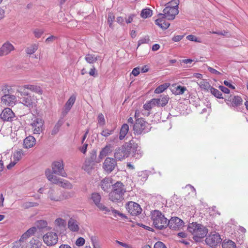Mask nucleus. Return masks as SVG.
Returning <instances> with one entry per match:
<instances>
[{
  "instance_id": "1",
  "label": "nucleus",
  "mask_w": 248,
  "mask_h": 248,
  "mask_svg": "<svg viewBox=\"0 0 248 248\" xmlns=\"http://www.w3.org/2000/svg\"><path fill=\"white\" fill-rule=\"evenodd\" d=\"M187 230L192 235L196 242H199L201 239L206 236L208 229L206 227L197 222H192L188 224Z\"/></svg>"
},
{
  "instance_id": "2",
  "label": "nucleus",
  "mask_w": 248,
  "mask_h": 248,
  "mask_svg": "<svg viewBox=\"0 0 248 248\" xmlns=\"http://www.w3.org/2000/svg\"><path fill=\"white\" fill-rule=\"evenodd\" d=\"M126 192L124 185L121 182H117L112 186V190L109 194V199L114 202H119L124 199Z\"/></svg>"
},
{
  "instance_id": "3",
  "label": "nucleus",
  "mask_w": 248,
  "mask_h": 248,
  "mask_svg": "<svg viewBox=\"0 0 248 248\" xmlns=\"http://www.w3.org/2000/svg\"><path fill=\"white\" fill-rule=\"evenodd\" d=\"M151 218L155 228L162 230L168 226L167 219L159 211H154L152 213Z\"/></svg>"
},
{
  "instance_id": "4",
  "label": "nucleus",
  "mask_w": 248,
  "mask_h": 248,
  "mask_svg": "<svg viewBox=\"0 0 248 248\" xmlns=\"http://www.w3.org/2000/svg\"><path fill=\"white\" fill-rule=\"evenodd\" d=\"M172 2L174 3V5L172 6H166L163 11V13L159 14L158 16L166 17L168 20L174 19L175 16L179 13V0H173Z\"/></svg>"
},
{
  "instance_id": "5",
  "label": "nucleus",
  "mask_w": 248,
  "mask_h": 248,
  "mask_svg": "<svg viewBox=\"0 0 248 248\" xmlns=\"http://www.w3.org/2000/svg\"><path fill=\"white\" fill-rule=\"evenodd\" d=\"M151 129L150 124L143 118H138L133 125V130L135 135L144 134L148 132Z\"/></svg>"
},
{
  "instance_id": "6",
  "label": "nucleus",
  "mask_w": 248,
  "mask_h": 248,
  "mask_svg": "<svg viewBox=\"0 0 248 248\" xmlns=\"http://www.w3.org/2000/svg\"><path fill=\"white\" fill-rule=\"evenodd\" d=\"M20 97V102L25 106L28 108H33L36 106L37 98L34 95H31L29 93L24 91H19Z\"/></svg>"
},
{
  "instance_id": "7",
  "label": "nucleus",
  "mask_w": 248,
  "mask_h": 248,
  "mask_svg": "<svg viewBox=\"0 0 248 248\" xmlns=\"http://www.w3.org/2000/svg\"><path fill=\"white\" fill-rule=\"evenodd\" d=\"M131 142L130 141L127 144L123 145L121 148H119L114 153V157L119 160L123 159L125 157H127L130 154L129 150L131 148Z\"/></svg>"
},
{
  "instance_id": "8",
  "label": "nucleus",
  "mask_w": 248,
  "mask_h": 248,
  "mask_svg": "<svg viewBox=\"0 0 248 248\" xmlns=\"http://www.w3.org/2000/svg\"><path fill=\"white\" fill-rule=\"evenodd\" d=\"M91 199L92 200L93 203L100 211H104L105 213L110 212V209L108 208L100 202L101 196L99 193H93L91 194Z\"/></svg>"
},
{
  "instance_id": "9",
  "label": "nucleus",
  "mask_w": 248,
  "mask_h": 248,
  "mask_svg": "<svg viewBox=\"0 0 248 248\" xmlns=\"http://www.w3.org/2000/svg\"><path fill=\"white\" fill-rule=\"evenodd\" d=\"M52 172L54 174L63 177H67V173L64 170V165L62 160L54 161L52 164Z\"/></svg>"
},
{
  "instance_id": "10",
  "label": "nucleus",
  "mask_w": 248,
  "mask_h": 248,
  "mask_svg": "<svg viewBox=\"0 0 248 248\" xmlns=\"http://www.w3.org/2000/svg\"><path fill=\"white\" fill-rule=\"evenodd\" d=\"M44 243L48 246H52L56 244L58 241V236L56 232H49L43 237Z\"/></svg>"
},
{
  "instance_id": "11",
  "label": "nucleus",
  "mask_w": 248,
  "mask_h": 248,
  "mask_svg": "<svg viewBox=\"0 0 248 248\" xmlns=\"http://www.w3.org/2000/svg\"><path fill=\"white\" fill-rule=\"evenodd\" d=\"M116 166V160L112 157H107L103 164V168L108 173L111 172Z\"/></svg>"
},
{
  "instance_id": "12",
  "label": "nucleus",
  "mask_w": 248,
  "mask_h": 248,
  "mask_svg": "<svg viewBox=\"0 0 248 248\" xmlns=\"http://www.w3.org/2000/svg\"><path fill=\"white\" fill-rule=\"evenodd\" d=\"M32 121L30 125L33 131V133L39 134L43 130L44 121L42 119L36 117Z\"/></svg>"
},
{
  "instance_id": "13",
  "label": "nucleus",
  "mask_w": 248,
  "mask_h": 248,
  "mask_svg": "<svg viewBox=\"0 0 248 248\" xmlns=\"http://www.w3.org/2000/svg\"><path fill=\"white\" fill-rule=\"evenodd\" d=\"M167 224L170 229L174 230H179L184 225V221L178 217H172L169 220L167 219Z\"/></svg>"
},
{
  "instance_id": "14",
  "label": "nucleus",
  "mask_w": 248,
  "mask_h": 248,
  "mask_svg": "<svg viewBox=\"0 0 248 248\" xmlns=\"http://www.w3.org/2000/svg\"><path fill=\"white\" fill-rule=\"evenodd\" d=\"M126 209L132 216H137L141 212V208L140 205L134 202H129L126 205Z\"/></svg>"
},
{
  "instance_id": "15",
  "label": "nucleus",
  "mask_w": 248,
  "mask_h": 248,
  "mask_svg": "<svg viewBox=\"0 0 248 248\" xmlns=\"http://www.w3.org/2000/svg\"><path fill=\"white\" fill-rule=\"evenodd\" d=\"M205 241L207 245L211 247H215L221 243V239L218 233H215L209 235Z\"/></svg>"
},
{
  "instance_id": "16",
  "label": "nucleus",
  "mask_w": 248,
  "mask_h": 248,
  "mask_svg": "<svg viewBox=\"0 0 248 248\" xmlns=\"http://www.w3.org/2000/svg\"><path fill=\"white\" fill-rule=\"evenodd\" d=\"M14 50V46L10 42L6 41L0 47V57L7 55Z\"/></svg>"
},
{
  "instance_id": "17",
  "label": "nucleus",
  "mask_w": 248,
  "mask_h": 248,
  "mask_svg": "<svg viewBox=\"0 0 248 248\" xmlns=\"http://www.w3.org/2000/svg\"><path fill=\"white\" fill-rule=\"evenodd\" d=\"M169 97L165 94L161 95L159 98L151 99V103L155 106L164 107L168 103Z\"/></svg>"
},
{
  "instance_id": "18",
  "label": "nucleus",
  "mask_w": 248,
  "mask_h": 248,
  "mask_svg": "<svg viewBox=\"0 0 248 248\" xmlns=\"http://www.w3.org/2000/svg\"><path fill=\"white\" fill-rule=\"evenodd\" d=\"M15 117L14 113L10 108H4L0 115V119L3 121H12Z\"/></svg>"
},
{
  "instance_id": "19",
  "label": "nucleus",
  "mask_w": 248,
  "mask_h": 248,
  "mask_svg": "<svg viewBox=\"0 0 248 248\" xmlns=\"http://www.w3.org/2000/svg\"><path fill=\"white\" fill-rule=\"evenodd\" d=\"M227 104L230 106L238 107L242 104L243 100L239 96H231L227 99H225Z\"/></svg>"
},
{
  "instance_id": "20",
  "label": "nucleus",
  "mask_w": 248,
  "mask_h": 248,
  "mask_svg": "<svg viewBox=\"0 0 248 248\" xmlns=\"http://www.w3.org/2000/svg\"><path fill=\"white\" fill-rule=\"evenodd\" d=\"M1 101L5 105L13 106L15 105L16 97L15 95L11 94L2 95L1 97Z\"/></svg>"
},
{
  "instance_id": "21",
  "label": "nucleus",
  "mask_w": 248,
  "mask_h": 248,
  "mask_svg": "<svg viewBox=\"0 0 248 248\" xmlns=\"http://www.w3.org/2000/svg\"><path fill=\"white\" fill-rule=\"evenodd\" d=\"M22 89L25 91L26 89L29 90L32 92L38 94L39 95H42L43 91L41 87L37 85L34 84H27L24 85Z\"/></svg>"
},
{
  "instance_id": "22",
  "label": "nucleus",
  "mask_w": 248,
  "mask_h": 248,
  "mask_svg": "<svg viewBox=\"0 0 248 248\" xmlns=\"http://www.w3.org/2000/svg\"><path fill=\"white\" fill-rule=\"evenodd\" d=\"M48 198L52 201H62L61 192L52 188H50L48 192Z\"/></svg>"
},
{
  "instance_id": "23",
  "label": "nucleus",
  "mask_w": 248,
  "mask_h": 248,
  "mask_svg": "<svg viewBox=\"0 0 248 248\" xmlns=\"http://www.w3.org/2000/svg\"><path fill=\"white\" fill-rule=\"evenodd\" d=\"M53 172H52L51 170L49 169H47L45 171V174L47 178V179L51 183L57 185L60 184L61 180H62V179H59L56 176L53 175Z\"/></svg>"
},
{
  "instance_id": "24",
  "label": "nucleus",
  "mask_w": 248,
  "mask_h": 248,
  "mask_svg": "<svg viewBox=\"0 0 248 248\" xmlns=\"http://www.w3.org/2000/svg\"><path fill=\"white\" fill-rule=\"evenodd\" d=\"M113 185L112 184L111 179L109 178H105L103 179L100 183V186L102 189L105 192H108L111 186Z\"/></svg>"
},
{
  "instance_id": "25",
  "label": "nucleus",
  "mask_w": 248,
  "mask_h": 248,
  "mask_svg": "<svg viewBox=\"0 0 248 248\" xmlns=\"http://www.w3.org/2000/svg\"><path fill=\"white\" fill-rule=\"evenodd\" d=\"M36 140L32 136L26 137L24 140V147L26 149L32 147L35 144Z\"/></svg>"
},
{
  "instance_id": "26",
  "label": "nucleus",
  "mask_w": 248,
  "mask_h": 248,
  "mask_svg": "<svg viewBox=\"0 0 248 248\" xmlns=\"http://www.w3.org/2000/svg\"><path fill=\"white\" fill-rule=\"evenodd\" d=\"M159 17L155 20V24L162 29H167L169 28L170 24L165 20L166 17L158 16Z\"/></svg>"
},
{
  "instance_id": "27",
  "label": "nucleus",
  "mask_w": 248,
  "mask_h": 248,
  "mask_svg": "<svg viewBox=\"0 0 248 248\" xmlns=\"http://www.w3.org/2000/svg\"><path fill=\"white\" fill-rule=\"evenodd\" d=\"M136 145L131 144V148L129 150L130 153L132 152L133 156L136 159H140L143 155V152L140 149H138Z\"/></svg>"
},
{
  "instance_id": "28",
  "label": "nucleus",
  "mask_w": 248,
  "mask_h": 248,
  "mask_svg": "<svg viewBox=\"0 0 248 248\" xmlns=\"http://www.w3.org/2000/svg\"><path fill=\"white\" fill-rule=\"evenodd\" d=\"M68 228L72 232H78L79 230L78 221L72 218L68 222Z\"/></svg>"
},
{
  "instance_id": "29",
  "label": "nucleus",
  "mask_w": 248,
  "mask_h": 248,
  "mask_svg": "<svg viewBox=\"0 0 248 248\" xmlns=\"http://www.w3.org/2000/svg\"><path fill=\"white\" fill-rule=\"evenodd\" d=\"M76 96L75 95H71L64 106V109L66 113H67L75 102Z\"/></svg>"
},
{
  "instance_id": "30",
  "label": "nucleus",
  "mask_w": 248,
  "mask_h": 248,
  "mask_svg": "<svg viewBox=\"0 0 248 248\" xmlns=\"http://www.w3.org/2000/svg\"><path fill=\"white\" fill-rule=\"evenodd\" d=\"M25 155V154L22 149H18L14 153L13 159L17 163Z\"/></svg>"
},
{
  "instance_id": "31",
  "label": "nucleus",
  "mask_w": 248,
  "mask_h": 248,
  "mask_svg": "<svg viewBox=\"0 0 248 248\" xmlns=\"http://www.w3.org/2000/svg\"><path fill=\"white\" fill-rule=\"evenodd\" d=\"M173 89H172V92L173 93L177 95L182 94L184 93L185 91L186 90V88L184 86L181 85H174L172 86Z\"/></svg>"
},
{
  "instance_id": "32",
  "label": "nucleus",
  "mask_w": 248,
  "mask_h": 248,
  "mask_svg": "<svg viewBox=\"0 0 248 248\" xmlns=\"http://www.w3.org/2000/svg\"><path fill=\"white\" fill-rule=\"evenodd\" d=\"M154 106H155V105H153V104L151 103V100L148 103L145 104L143 105V108L144 110H142L141 112L143 115L148 116L150 114L149 111H150Z\"/></svg>"
},
{
  "instance_id": "33",
  "label": "nucleus",
  "mask_w": 248,
  "mask_h": 248,
  "mask_svg": "<svg viewBox=\"0 0 248 248\" xmlns=\"http://www.w3.org/2000/svg\"><path fill=\"white\" fill-rule=\"evenodd\" d=\"M128 130L129 126L128 124H124L122 125L120 132L119 139L120 140H122L124 138Z\"/></svg>"
},
{
  "instance_id": "34",
  "label": "nucleus",
  "mask_w": 248,
  "mask_h": 248,
  "mask_svg": "<svg viewBox=\"0 0 248 248\" xmlns=\"http://www.w3.org/2000/svg\"><path fill=\"white\" fill-rule=\"evenodd\" d=\"M36 232V227H32L28 230L25 233H24L22 237V239L26 240L28 238L33 235L34 233Z\"/></svg>"
},
{
  "instance_id": "35",
  "label": "nucleus",
  "mask_w": 248,
  "mask_h": 248,
  "mask_svg": "<svg viewBox=\"0 0 248 248\" xmlns=\"http://www.w3.org/2000/svg\"><path fill=\"white\" fill-rule=\"evenodd\" d=\"M25 240V239H22V237H21L18 241L13 244L12 248H26Z\"/></svg>"
},
{
  "instance_id": "36",
  "label": "nucleus",
  "mask_w": 248,
  "mask_h": 248,
  "mask_svg": "<svg viewBox=\"0 0 248 248\" xmlns=\"http://www.w3.org/2000/svg\"><path fill=\"white\" fill-rule=\"evenodd\" d=\"M30 248H40L42 242L38 239L32 238L30 242Z\"/></svg>"
},
{
  "instance_id": "37",
  "label": "nucleus",
  "mask_w": 248,
  "mask_h": 248,
  "mask_svg": "<svg viewBox=\"0 0 248 248\" xmlns=\"http://www.w3.org/2000/svg\"><path fill=\"white\" fill-rule=\"evenodd\" d=\"M38 44H32L26 48V52L28 54L31 55L35 52V51L38 49Z\"/></svg>"
},
{
  "instance_id": "38",
  "label": "nucleus",
  "mask_w": 248,
  "mask_h": 248,
  "mask_svg": "<svg viewBox=\"0 0 248 248\" xmlns=\"http://www.w3.org/2000/svg\"><path fill=\"white\" fill-rule=\"evenodd\" d=\"M153 15V11L150 8L143 9L140 13V16L143 18H147Z\"/></svg>"
},
{
  "instance_id": "39",
  "label": "nucleus",
  "mask_w": 248,
  "mask_h": 248,
  "mask_svg": "<svg viewBox=\"0 0 248 248\" xmlns=\"http://www.w3.org/2000/svg\"><path fill=\"white\" fill-rule=\"evenodd\" d=\"M63 124V121L62 120H59L57 123L55 125L53 129L51 131V135L52 136H55L56 135L58 132L59 131L60 127Z\"/></svg>"
},
{
  "instance_id": "40",
  "label": "nucleus",
  "mask_w": 248,
  "mask_h": 248,
  "mask_svg": "<svg viewBox=\"0 0 248 248\" xmlns=\"http://www.w3.org/2000/svg\"><path fill=\"white\" fill-rule=\"evenodd\" d=\"M170 84L169 83H165L164 84H161L157 87L155 90V93H160L164 92L166 89H167Z\"/></svg>"
},
{
  "instance_id": "41",
  "label": "nucleus",
  "mask_w": 248,
  "mask_h": 248,
  "mask_svg": "<svg viewBox=\"0 0 248 248\" xmlns=\"http://www.w3.org/2000/svg\"><path fill=\"white\" fill-rule=\"evenodd\" d=\"M85 60L89 63H93L97 61L98 59L93 54H88L85 56Z\"/></svg>"
},
{
  "instance_id": "42",
  "label": "nucleus",
  "mask_w": 248,
  "mask_h": 248,
  "mask_svg": "<svg viewBox=\"0 0 248 248\" xmlns=\"http://www.w3.org/2000/svg\"><path fill=\"white\" fill-rule=\"evenodd\" d=\"M198 84L202 89L205 90H210L212 87L209 83L204 80H202L198 82Z\"/></svg>"
},
{
  "instance_id": "43",
  "label": "nucleus",
  "mask_w": 248,
  "mask_h": 248,
  "mask_svg": "<svg viewBox=\"0 0 248 248\" xmlns=\"http://www.w3.org/2000/svg\"><path fill=\"white\" fill-rule=\"evenodd\" d=\"M35 225L36 229L38 228L39 229H44L47 227V222L44 220H38L35 223Z\"/></svg>"
},
{
  "instance_id": "44",
  "label": "nucleus",
  "mask_w": 248,
  "mask_h": 248,
  "mask_svg": "<svg viewBox=\"0 0 248 248\" xmlns=\"http://www.w3.org/2000/svg\"><path fill=\"white\" fill-rule=\"evenodd\" d=\"M222 248H236L235 243L232 240H229L227 242H223L222 244Z\"/></svg>"
},
{
  "instance_id": "45",
  "label": "nucleus",
  "mask_w": 248,
  "mask_h": 248,
  "mask_svg": "<svg viewBox=\"0 0 248 248\" xmlns=\"http://www.w3.org/2000/svg\"><path fill=\"white\" fill-rule=\"evenodd\" d=\"M211 93L214 95L215 97L218 98H223L222 96L221 93L217 89H215L212 87L210 90Z\"/></svg>"
},
{
  "instance_id": "46",
  "label": "nucleus",
  "mask_w": 248,
  "mask_h": 248,
  "mask_svg": "<svg viewBox=\"0 0 248 248\" xmlns=\"http://www.w3.org/2000/svg\"><path fill=\"white\" fill-rule=\"evenodd\" d=\"M110 149L109 147L108 146H105L100 151L99 154V157L102 158L104 156H106L108 154V153L110 152Z\"/></svg>"
},
{
  "instance_id": "47",
  "label": "nucleus",
  "mask_w": 248,
  "mask_h": 248,
  "mask_svg": "<svg viewBox=\"0 0 248 248\" xmlns=\"http://www.w3.org/2000/svg\"><path fill=\"white\" fill-rule=\"evenodd\" d=\"M39 205L38 203L31 202H27L23 203L22 206L25 209H28L30 207H36Z\"/></svg>"
},
{
  "instance_id": "48",
  "label": "nucleus",
  "mask_w": 248,
  "mask_h": 248,
  "mask_svg": "<svg viewBox=\"0 0 248 248\" xmlns=\"http://www.w3.org/2000/svg\"><path fill=\"white\" fill-rule=\"evenodd\" d=\"M74 193L70 192H61V196L62 198V201L63 200L68 199L73 197Z\"/></svg>"
},
{
  "instance_id": "49",
  "label": "nucleus",
  "mask_w": 248,
  "mask_h": 248,
  "mask_svg": "<svg viewBox=\"0 0 248 248\" xmlns=\"http://www.w3.org/2000/svg\"><path fill=\"white\" fill-rule=\"evenodd\" d=\"M98 124L99 126H104L106 123L104 116L102 113H99L97 117Z\"/></svg>"
},
{
  "instance_id": "50",
  "label": "nucleus",
  "mask_w": 248,
  "mask_h": 248,
  "mask_svg": "<svg viewBox=\"0 0 248 248\" xmlns=\"http://www.w3.org/2000/svg\"><path fill=\"white\" fill-rule=\"evenodd\" d=\"M0 92L1 94L3 95H8L9 93V90L8 88V86L6 85H2L0 86Z\"/></svg>"
},
{
  "instance_id": "51",
  "label": "nucleus",
  "mask_w": 248,
  "mask_h": 248,
  "mask_svg": "<svg viewBox=\"0 0 248 248\" xmlns=\"http://www.w3.org/2000/svg\"><path fill=\"white\" fill-rule=\"evenodd\" d=\"M44 30L43 29H36L33 31V34L36 38H39L44 33Z\"/></svg>"
},
{
  "instance_id": "52",
  "label": "nucleus",
  "mask_w": 248,
  "mask_h": 248,
  "mask_svg": "<svg viewBox=\"0 0 248 248\" xmlns=\"http://www.w3.org/2000/svg\"><path fill=\"white\" fill-rule=\"evenodd\" d=\"M115 19V16L113 14L109 13L108 15V22L109 24V26L110 28L112 27V23Z\"/></svg>"
},
{
  "instance_id": "53",
  "label": "nucleus",
  "mask_w": 248,
  "mask_h": 248,
  "mask_svg": "<svg viewBox=\"0 0 248 248\" xmlns=\"http://www.w3.org/2000/svg\"><path fill=\"white\" fill-rule=\"evenodd\" d=\"M114 130H109L108 129H105L103 130L101 133V135L105 137H107L109 135H111Z\"/></svg>"
},
{
  "instance_id": "54",
  "label": "nucleus",
  "mask_w": 248,
  "mask_h": 248,
  "mask_svg": "<svg viewBox=\"0 0 248 248\" xmlns=\"http://www.w3.org/2000/svg\"><path fill=\"white\" fill-rule=\"evenodd\" d=\"M60 182V184L59 185L61 186H62L63 187L66 188H72L71 184L67 181H65L63 180V181H62V180H61Z\"/></svg>"
},
{
  "instance_id": "55",
  "label": "nucleus",
  "mask_w": 248,
  "mask_h": 248,
  "mask_svg": "<svg viewBox=\"0 0 248 248\" xmlns=\"http://www.w3.org/2000/svg\"><path fill=\"white\" fill-rule=\"evenodd\" d=\"M55 223L59 226H64L65 224V221L61 218H58L55 220Z\"/></svg>"
},
{
  "instance_id": "56",
  "label": "nucleus",
  "mask_w": 248,
  "mask_h": 248,
  "mask_svg": "<svg viewBox=\"0 0 248 248\" xmlns=\"http://www.w3.org/2000/svg\"><path fill=\"white\" fill-rule=\"evenodd\" d=\"M110 211L112 212L113 215L115 217H116L117 215H118V216L121 217H125V218L126 217V216L125 215H124L123 214L119 212L118 211L115 210L113 208H111V209L110 210Z\"/></svg>"
},
{
  "instance_id": "57",
  "label": "nucleus",
  "mask_w": 248,
  "mask_h": 248,
  "mask_svg": "<svg viewBox=\"0 0 248 248\" xmlns=\"http://www.w3.org/2000/svg\"><path fill=\"white\" fill-rule=\"evenodd\" d=\"M85 244V239L82 237L78 238L76 242V245L80 247L83 246Z\"/></svg>"
},
{
  "instance_id": "58",
  "label": "nucleus",
  "mask_w": 248,
  "mask_h": 248,
  "mask_svg": "<svg viewBox=\"0 0 248 248\" xmlns=\"http://www.w3.org/2000/svg\"><path fill=\"white\" fill-rule=\"evenodd\" d=\"M135 17V15H134V14L129 15L127 17L125 18V22L127 24L131 23L133 21L134 18Z\"/></svg>"
},
{
  "instance_id": "59",
  "label": "nucleus",
  "mask_w": 248,
  "mask_h": 248,
  "mask_svg": "<svg viewBox=\"0 0 248 248\" xmlns=\"http://www.w3.org/2000/svg\"><path fill=\"white\" fill-rule=\"evenodd\" d=\"M57 39V37L54 36V35H51L48 38H47L45 42L46 44H49L50 43H52Z\"/></svg>"
},
{
  "instance_id": "60",
  "label": "nucleus",
  "mask_w": 248,
  "mask_h": 248,
  "mask_svg": "<svg viewBox=\"0 0 248 248\" xmlns=\"http://www.w3.org/2000/svg\"><path fill=\"white\" fill-rule=\"evenodd\" d=\"M208 70L212 74L217 75H220L221 73L219 71H217L215 69L211 67L210 66H207Z\"/></svg>"
},
{
  "instance_id": "61",
  "label": "nucleus",
  "mask_w": 248,
  "mask_h": 248,
  "mask_svg": "<svg viewBox=\"0 0 248 248\" xmlns=\"http://www.w3.org/2000/svg\"><path fill=\"white\" fill-rule=\"evenodd\" d=\"M154 248H167V247L163 242L158 241L155 243Z\"/></svg>"
},
{
  "instance_id": "62",
  "label": "nucleus",
  "mask_w": 248,
  "mask_h": 248,
  "mask_svg": "<svg viewBox=\"0 0 248 248\" xmlns=\"http://www.w3.org/2000/svg\"><path fill=\"white\" fill-rule=\"evenodd\" d=\"M89 74L91 76H93L94 77L97 76V73L94 66H93V67L90 69Z\"/></svg>"
},
{
  "instance_id": "63",
  "label": "nucleus",
  "mask_w": 248,
  "mask_h": 248,
  "mask_svg": "<svg viewBox=\"0 0 248 248\" xmlns=\"http://www.w3.org/2000/svg\"><path fill=\"white\" fill-rule=\"evenodd\" d=\"M213 34H216L219 35H223V36H228L229 35V32L225 31H213L212 32Z\"/></svg>"
},
{
  "instance_id": "64",
  "label": "nucleus",
  "mask_w": 248,
  "mask_h": 248,
  "mask_svg": "<svg viewBox=\"0 0 248 248\" xmlns=\"http://www.w3.org/2000/svg\"><path fill=\"white\" fill-rule=\"evenodd\" d=\"M218 88L223 93H230L229 89L226 87H224L222 85H220Z\"/></svg>"
}]
</instances>
